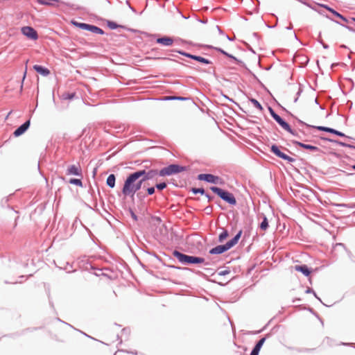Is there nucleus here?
I'll return each mask as SVG.
<instances>
[{
	"instance_id": "473e14b6",
	"label": "nucleus",
	"mask_w": 355,
	"mask_h": 355,
	"mask_svg": "<svg viewBox=\"0 0 355 355\" xmlns=\"http://www.w3.org/2000/svg\"><path fill=\"white\" fill-rule=\"evenodd\" d=\"M333 12L338 17H340V18H343V16L341 15H340L339 13L335 12V11H333Z\"/></svg>"
},
{
	"instance_id": "9d476101",
	"label": "nucleus",
	"mask_w": 355,
	"mask_h": 355,
	"mask_svg": "<svg viewBox=\"0 0 355 355\" xmlns=\"http://www.w3.org/2000/svg\"><path fill=\"white\" fill-rule=\"evenodd\" d=\"M156 42L164 46H171L174 43V39L171 37L164 36L157 38Z\"/></svg>"
},
{
	"instance_id": "9b49d317",
	"label": "nucleus",
	"mask_w": 355,
	"mask_h": 355,
	"mask_svg": "<svg viewBox=\"0 0 355 355\" xmlns=\"http://www.w3.org/2000/svg\"><path fill=\"white\" fill-rule=\"evenodd\" d=\"M30 125V121H27L24 124H22L21 126H19L17 129H16L13 133L15 137H19L24 134L26 130L28 128Z\"/></svg>"
},
{
	"instance_id": "20e7f679",
	"label": "nucleus",
	"mask_w": 355,
	"mask_h": 355,
	"mask_svg": "<svg viewBox=\"0 0 355 355\" xmlns=\"http://www.w3.org/2000/svg\"><path fill=\"white\" fill-rule=\"evenodd\" d=\"M186 170V168L177 164H171L167 167L162 168L159 171L161 176L170 175L175 173H178Z\"/></svg>"
},
{
	"instance_id": "7ed1b4c3",
	"label": "nucleus",
	"mask_w": 355,
	"mask_h": 355,
	"mask_svg": "<svg viewBox=\"0 0 355 355\" xmlns=\"http://www.w3.org/2000/svg\"><path fill=\"white\" fill-rule=\"evenodd\" d=\"M210 189L216 194H217L218 196H220L223 200L226 201L227 202L230 203V205H236V200L233 196L232 193L223 191V189L216 187H211Z\"/></svg>"
},
{
	"instance_id": "a19ab883",
	"label": "nucleus",
	"mask_w": 355,
	"mask_h": 355,
	"mask_svg": "<svg viewBox=\"0 0 355 355\" xmlns=\"http://www.w3.org/2000/svg\"><path fill=\"white\" fill-rule=\"evenodd\" d=\"M353 20L355 21V18H354Z\"/></svg>"
},
{
	"instance_id": "423d86ee",
	"label": "nucleus",
	"mask_w": 355,
	"mask_h": 355,
	"mask_svg": "<svg viewBox=\"0 0 355 355\" xmlns=\"http://www.w3.org/2000/svg\"><path fill=\"white\" fill-rule=\"evenodd\" d=\"M24 35L31 40H36L38 38L37 31L31 26H24L21 29Z\"/></svg>"
},
{
	"instance_id": "4c0bfd02",
	"label": "nucleus",
	"mask_w": 355,
	"mask_h": 355,
	"mask_svg": "<svg viewBox=\"0 0 355 355\" xmlns=\"http://www.w3.org/2000/svg\"><path fill=\"white\" fill-rule=\"evenodd\" d=\"M132 216H133V218H135L136 219V216H135L134 214H132Z\"/></svg>"
},
{
	"instance_id": "dca6fc26",
	"label": "nucleus",
	"mask_w": 355,
	"mask_h": 355,
	"mask_svg": "<svg viewBox=\"0 0 355 355\" xmlns=\"http://www.w3.org/2000/svg\"><path fill=\"white\" fill-rule=\"evenodd\" d=\"M33 69L39 73L44 76H47L50 74V71L45 67H43L40 65L35 64L33 66Z\"/></svg>"
},
{
	"instance_id": "c85d7f7f",
	"label": "nucleus",
	"mask_w": 355,
	"mask_h": 355,
	"mask_svg": "<svg viewBox=\"0 0 355 355\" xmlns=\"http://www.w3.org/2000/svg\"><path fill=\"white\" fill-rule=\"evenodd\" d=\"M148 193L149 195H152L155 192V188L154 187H150L147 189Z\"/></svg>"
},
{
	"instance_id": "f8f14e48",
	"label": "nucleus",
	"mask_w": 355,
	"mask_h": 355,
	"mask_svg": "<svg viewBox=\"0 0 355 355\" xmlns=\"http://www.w3.org/2000/svg\"><path fill=\"white\" fill-rule=\"evenodd\" d=\"M173 254V256L182 263L186 264L187 262H188L189 259H190V256L182 254L177 250H175Z\"/></svg>"
},
{
	"instance_id": "2f4dec72",
	"label": "nucleus",
	"mask_w": 355,
	"mask_h": 355,
	"mask_svg": "<svg viewBox=\"0 0 355 355\" xmlns=\"http://www.w3.org/2000/svg\"><path fill=\"white\" fill-rule=\"evenodd\" d=\"M74 96V94H67V96L64 97V98H69V99H71Z\"/></svg>"
},
{
	"instance_id": "412c9836",
	"label": "nucleus",
	"mask_w": 355,
	"mask_h": 355,
	"mask_svg": "<svg viewBox=\"0 0 355 355\" xmlns=\"http://www.w3.org/2000/svg\"><path fill=\"white\" fill-rule=\"evenodd\" d=\"M268 219H267V218L266 216H264L263 221L260 224V228L262 230H266L268 228Z\"/></svg>"
},
{
	"instance_id": "b1692460",
	"label": "nucleus",
	"mask_w": 355,
	"mask_h": 355,
	"mask_svg": "<svg viewBox=\"0 0 355 355\" xmlns=\"http://www.w3.org/2000/svg\"><path fill=\"white\" fill-rule=\"evenodd\" d=\"M69 183L73 184H76V185L80 186V187L82 186V182L79 179H71L69 180Z\"/></svg>"
},
{
	"instance_id": "e433bc0d",
	"label": "nucleus",
	"mask_w": 355,
	"mask_h": 355,
	"mask_svg": "<svg viewBox=\"0 0 355 355\" xmlns=\"http://www.w3.org/2000/svg\"><path fill=\"white\" fill-rule=\"evenodd\" d=\"M26 74V71H25V72H24V78H25Z\"/></svg>"
},
{
	"instance_id": "a878e982",
	"label": "nucleus",
	"mask_w": 355,
	"mask_h": 355,
	"mask_svg": "<svg viewBox=\"0 0 355 355\" xmlns=\"http://www.w3.org/2000/svg\"><path fill=\"white\" fill-rule=\"evenodd\" d=\"M156 187L159 190H162L166 187V184L165 182L159 183L156 185Z\"/></svg>"
},
{
	"instance_id": "c9c22d12",
	"label": "nucleus",
	"mask_w": 355,
	"mask_h": 355,
	"mask_svg": "<svg viewBox=\"0 0 355 355\" xmlns=\"http://www.w3.org/2000/svg\"><path fill=\"white\" fill-rule=\"evenodd\" d=\"M107 24H108L109 26H111V22L110 21H108Z\"/></svg>"
},
{
	"instance_id": "0eeeda50",
	"label": "nucleus",
	"mask_w": 355,
	"mask_h": 355,
	"mask_svg": "<svg viewBox=\"0 0 355 355\" xmlns=\"http://www.w3.org/2000/svg\"><path fill=\"white\" fill-rule=\"evenodd\" d=\"M270 114H271V116H272V118L279 124V125H281V127L284 129L285 130L289 132H292V130L290 127V125H288V123H287L286 121H284L278 114H277L272 109H270Z\"/></svg>"
},
{
	"instance_id": "58836bf2",
	"label": "nucleus",
	"mask_w": 355,
	"mask_h": 355,
	"mask_svg": "<svg viewBox=\"0 0 355 355\" xmlns=\"http://www.w3.org/2000/svg\"><path fill=\"white\" fill-rule=\"evenodd\" d=\"M297 98H295L294 99V102H296V101H297Z\"/></svg>"
},
{
	"instance_id": "6ab92c4d",
	"label": "nucleus",
	"mask_w": 355,
	"mask_h": 355,
	"mask_svg": "<svg viewBox=\"0 0 355 355\" xmlns=\"http://www.w3.org/2000/svg\"><path fill=\"white\" fill-rule=\"evenodd\" d=\"M295 144L303 148H305V149H308V150H312V151H318L319 150L317 146H311V145H309V144H303V143H301V142H299V141H296Z\"/></svg>"
},
{
	"instance_id": "bb28decb",
	"label": "nucleus",
	"mask_w": 355,
	"mask_h": 355,
	"mask_svg": "<svg viewBox=\"0 0 355 355\" xmlns=\"http://www.w3.org/2000/svg\"><path fill=\"white\" fill-rule=\"evenodd\" d=\"M192 191L194 193H200L201 194H204V193H205V190L203 189H200V188L199 189L194 188L192 189Z\"/></svg>"
},
{
	"instance_id": "5701e85b",
	"label": "nucleus",
	"mask_w": 355,
	"mask_h": 355,
	"mask_svg": "<svg viewBox=\"0 0 355 355\" xmlns=\"http://www.w3.org/2000/svg\"><path fill=\"white\" fill-rule=\"evenodd\" d=\"M250 101L255 107H257L259 110H263L261 105L256 99L252 98Z\"/></svg>"
},
{
	"instance_id": "ddd939ff",
	"label": "nucleus",
	"mask_w": 355,
	"mask_h": 355,
	"mask_svg": "<svg viewBox=\"0 0 355 355\" xmlns=\"http://www.w3.org/2000/svg\"><path fill=\"white\" fill-rule=\"evenodd\" d=\"M313 128H315L317 130H322V131H325V132H331V133H333V134H335V135H337L338 136H340V137H344L345 135L343 133H342L341 132H339V131H337L333 128H327V127H324V126H312Z\"/></svg>"
},
{
	"instance_id": "393cba45",
	"label": "nucleus",
	"mask_w": 355,
	"mask_h": 355,
	"mask_svg": "<svg viewBox=\"0 0 355 355\" xmlns=\"http://www.w3.org/2000/svg\"><path fill=\"white\" fill-rule=\"evenodd\" d=\"M41 4H50V1H58V0H37Z\"/></svg>"
},
{
	"instance_id": "ea45409f",
	"label": "nucleus",
	"mask_w": 355,
	"mask_h": 355,
	"mask_svg": "<svg viewBox=\"0 0 355 355\" xmlns=\"http://www.w3.org/2000/svg\"><path fill=\"white\" fill-rule=\"evenodd\" d=\"M352 168H353L354 169H355V165H354V166H352Z\"/></svg>"
},
{
	"instance_id": "f03ea898",
	"label": "nucleus",
	"mask_w": 355,
	"mask_h": 355,
	"mask_svg": "<svg viewBox=\"0 0 355 355\" xmlns=\"http://www.w3.org/2000/svg\"><path fill=\"white\" fill-rule=\"evenodd\" d=\"M241 234H242V231H239L238 232V234L232 240L228 241L226 244L218 245V246L211 249L209 250V253L211 254H222L224 252L228 250L229 249L232 248L234 245H235L238 243V241L241 236Z\"/></svg>"
},
{
	"instance_id": "aec40b11",
	"label": "nucleus",
	"mask_w": 355,
	"mask_h": 355,
	"mask_svg": "<svg viewBox=\"0 0 355 355\" xmlns=\"http://www.w3.org/2000/svg\"><path fill=\"white\" fill-rule=\"evenodd\" d=\"M204 261L205 260L203 258L190 256V259H189L188 262H187L186 264L202 263L204 262Z\"/></svg>"
},
{
	"instance_id": "f257e3e1",
	"label": "nucleus",
	"mask_w": 355,
	"mask_h": 355,
	"mask_svg": "<svg viewBox=\"0 0 355 355\" xmlns=\"http://www.w3.org/2000/svg\"><path fill=\"white\" fill-rule=\"evenodd\" d=\"M153 173H155L153 171H150L148 175H146V171L142 170L130 175L125 180L123 188V194L125 196H133L141 188L143 182L153 176Z\"/></svg>"
},
{
	"instance_id": "f3484780",
	"label": "nucleus",
	"mask_w": 355,
	"mask_h": 355,
	"mask_svg": "<svg viewBox=\"0 0 355 355\" xmlns=\"http://www.w3.org/2000/svg\"><path fill=\"white\" fill-rule=\"evenodd\" d=\"M80 171L81 170L78 166L71 165L67 169V175H80Z\"/></svg>"
},
{
	"instance_id": "cd10ccee",
	"label": "nucleus",
	"mask_w": 355,
	"mask_h": 355,
	"mask_svg": "<svg viewBox=\"0 0 355 355\" xmlns=\"http://www.w3.org/2000/svg\"><path fill=\"white\" fill-rule=\"evenodd\" d=\"M165 99H166V100H173V99L184 100V98L176 97V96H166V97H165Z\"/></svg>"
},
{
	"instance_id": "7c9ffc66",
	"label": "nucleus",
	"mask_w": 355,
	"mask_h": 355,
	"mask_svg": "<svg viewBox=\"0 0 355 355\" xmlns=\"http://www.w3.org/2000/svg\"><path fill=\"white\" fill-rule=\"evenodd\" d=\"M219 51H220L222 53L225 54V55H227V56H228V57H230V58H234H234L232 55H229L227 53L225 52L224 51H223V50H221V49H219Z\"/></svg>"
},
{
	"instance_id": "a211bd4d",
	"label": "nucleus",
	"mask_w": 355,
	"mask_h": 355,
	"mask_svg": "<svg viewBox=\"0 0 355 355\" xmlns=\"http://www.w3.org/2000/svg\"><path fill=\"white\" fill-rule=\"evenodd\" d=\"M266 339L264 338L260 339L258 343L256 344L255 347L252 349L250 355H258L259 352L263 345Z\"/></svg>"
},
{
	"instance_id": "c756f323",
	"label": "nucleus",
	"mask_w": 355,
	"mask_h": 355,
	"mask_svg": "<svg viewBox=\"0 0 355 355\" xmlns=\"http://www.w3.org/2000/svg\"><path fill=\"white\" fill-rule=\"evenodd\" d=\"M111 182H112V180H111V175H110L107 178V184L108 186L111 187Z\"/></svg>"
},
{
	"instance_id": "4be33fe9",
	"label": "nucleus",
	"mask_w": 355,
	"mask_h": 355,
	"mask_svg": "<svg viewBox=\"0 0 355 355\" xmlns=\"http://www.w3.org/2000/svg\"><path fill=\"white\" fill-rule=\"evenodd\" d=\"M228 236V232L227 231L223 232L218 237V241L223 242Z\"/></svg>"
},
{
	"instance_id": "72a5a7b5",
	"label": "nucleus",
	"mask_w": 355,
	"mask_h": 355,
	"mask_svg": "<svg viewBox=\"0 0 355 355\" xmlns=\"http://www.w3.org/2000/svg\"><path fill=\"white\" fill-rule=\"evenodd\" d=\"M112 187H113L114 186V180H115L114 175L113 174H112Z\"/></svg>"
},
{
	"instance_id": "39448f33",
	"label": "nucleus",
	"mask_w": 355,
	"mask_h": 355,
	"mask_svg": "<svg viewBox=\"0 0 355 355\" xmlns=\"http://www.w3.org/2000/svg\"><path fill=\"white\" fill-rule=\"evenodd\" d=\"M71 24L73 25H74L75 26L78 27L81 29L87 30V31H91L94 33L102 34L103 33L102 29H101L100 28H98L97 26H93V25H90V24H85V23H80V22L76 21H71Z\"/></svg>"
},
{
	"instance_id": "f704fd0d",
	"label": "nucleus",
	"mask_w": 355,
	"mask_h": 355,
	"mask_svg": "<svg viewBox=\"0 0 355 355\" xmlns=\"http://www.w3.org/2000/svg\"><path fill=\"white\" fill-rule=\"evenodd\" d=\"M117 27H118V26L116 25V24L112 22V29H114V28H116Z\"/></svg>"
},
{
	"instance_id": "4468645a",
	"label": "nucleus",
	"mask_w": 355,
	"mask_h": 355,
	"mask_svg": "<svg viewBox=\"0 0 355 355\" xmlns=\"http://www.w3.org/2000/svg\"><path fill=\"white\" fill-rule=\"evenodd\" d=\"M181 54L188 57V58H191L193 60H196L200 62H202L203 64H210V61L205 58H202L201 56H197V55H191V54H189V53H181L180 52Z\"/></svg>"
},
{
	"instance_id": "6e6552de",
	"label": "nucleus",
	"mask_w": 355,
	"mask_h": 355,
	"mask_svg": "<svg viewBox=\"0 0 355 355\" xmlns=\"http://www.w3.org/2000/svg\"><path fill=\"white\" fill-rule=\"evenodd\" d=\"M198 179L214 184L220 183V178L211 174H200Z\"/></svg>"
},
{
	"instance_id": "2eb2a0df",
	"label": "nucleus",
	"mask_w": 355,
	"mask_h": 355,
	"mask_svg": "<svg viewBox=\"0 0 355 355\" xmlns=\"http://www.w3.org/2000/svg\"><path fill=\"white\" fill-rule=\"evenodd\" d=\"M294 269L296 271L302 272L305 276L308 277L311 272V270L309 268V267L306 265H296L294 266Z\"/></svg>"
},
{
	"instance_id": "1a4fd4ad",
	"label": "nucleus",
	"mask_w": 355,
	"mask_h": 355,
	"mask_svg": "<svg viewBox=\"0 0 355 355\" xmlns=\"http://www.w3.org/2000/svg\"><path fill=\"white\" fill-rule=\"evenodd\" d=\"M271 151L277 157H279L283 159L287 160L289 162H293L295 160L293 157H289L288 155H286L285 153L281 152L280 150L279 149V148L275 145H272L271 146Z\"/></svg>"
}]
</instances>
